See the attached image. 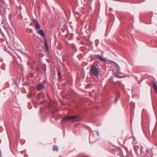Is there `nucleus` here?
<instances>
[{
  "label": "nucleus",
  "mask_w": 157,
  "mask_h": 157,
  "mask_svg": "<svg viewBox=\"0 0 157 157\" xmlns=\"http://www.w3.org/2000/svg\"><path fill=\"white\" fill-rule=\"evenodd\" d=\"M116 64L117 65V67H119L117 63H116Z\"/></svg>",
  "instance_id": "15"
},
{
  "label": "nucleus",
  "mask_w": 157,
  "mask_h": 157,
  "mask_svg": "<svg viewBox=\"0 0 157 157\" xmlns=\"http://www.w3.org/2000/svg\"><path fill=\"white\" fill-rule=\"evenodd\" d=\"M2 69H3V70H5V67H3H3H2Z\"/></svg>",
  "instance_id": "14"
},
{
  "label": "nucleus",
  "mask_w": 157,
  "mask_h": 157,
  "mask_svg": "<svg viewBox=\"0 0 157 157\" xmlns=\"http://www.w3.org/2000/svg\"><path fill=\"white\" fill-rule=\"evenodd\" d=\"M53 150L54 151H58V147L56 145H54L53 146Z\"/></svg>",
  "instance_id": "11"
},
{
  "label": "nucleus",
  "mask_w": 157,
  "mask_h": 157,
  "mask_svg": "<svg viewBox=\"0 0 157 157\" xmlns=\"http://www.w3.org/2000/svg\"><path fill=\"white\" fill-rule=\"evenodd\" d=\"M153 84L152 85V86L154 89V92L155 93H157V85L155 82H153Z\"/></svg>",
  "instance_id": "6"
},
{
  "label": "nucleus",
  "mask_w": 157,
  "mask_h": 157,
  "mask_svg": "<svg viewBox=\"0 0 157 157\" xmlns=\"http://www.w3.org/2000/svg\"><path fill=\"white\" fill-rule=\"evenodd\" d=\"M44 85L43 83L40 84L37 86V89L39 90H42L44 88Z\"/></svg>",
  "instance_id": "4"
},
{
  "label": "nucleus",
  "mask_w": 157,
  "mask_h": 157,
  "mask_svg": "<svg viewBox=\"0 0 157 157\" xmlns=\"http://www.w3.org/2000/svg\"><path fill=\"white\" fill-rule=\"evenodd\" d=\"M78 117L76 116H68L64 118L61 120V122L62 123L66 122L69 120H73L74 119L78 118Z\"/></svg>",
  "instance_id": "2"
},
{
  "label": "nucleus",
  "mask_w": 157,
  "mask_h": 157,
  "mask_svg": "<svg viewBox=\"0 0 157 157\" xmlns=\"http://www.w3.org/2000/svg\"><path fill=\"white\" fill-rule=\"evenodd\" d=\"M96 133L98 136H99V132L98 131L96 132Z\"/></svg>",
  "instance_id": "13"
},
{
  "label": "nucleus",
  "mask_w": 157,
  "mask_h": 157,
  "mask_svg": "<svg viewBox=\"0 0 157 157\" xmlns=\"http://www.w3.org/2000/svg\"><path fill=\"white\" fill-rule=\"evenodd\" d=\"M6 19L3 18L1 21V24L3 27H5L6 26Z\"/></svg>",
  "instance_id": "8"
},
{
  "label": "nucleus",
  "mask_w": 157,
  "mask_h": 157,
  "mask_svg": "<svg viewBox=\"0 0 157 157\" xmlns=\"http://www.w3.org/2000/svg\"><path fill=\"white\" fill-rule=\"evenodd\" d=\"M44 46L46 51H48L49 50V48L47 41L45 40L44 41Z\"/></svg>",
  "instance_id": "9"
},
{
  "label": "nucleus",
  "mask_w": 157,
  "mask_h": 157,
  "mask_svg": "<svg viewBox=\"0 0 157 157\" xmlns=\"http://www.w3.org/2000/svg\"><path fill=\"white\" fill-rule=\"evenodd\" d=\"M33 22L34 24L35 27L36 29H39L40 28V26L37 20L34 19L33 20Z\"/></svg>",
  "instance_id": "3"
},
{
  "label": "nucleus",
  "mask_w": 157,
  "mask_h": 157,
  "mask_svg": "<svg viewBox=\"0 0 157 157\" xmlns=\"http://www.w3.org/2000/svg\"><path fill=\"white\" fill-rule=\"evenodd\" d=\"M90 72L91 75L95 77L98 76L99 73L98 68L95 66H92L90 67Z\"/></svg>",
  "instance_id": "1"
},
{
  "label": "nucleus",
  "mask_w": 157,
  "mask_h": 157,
  "mask_svg": "<svg viewBox=\"0 0 157 157\" xmlns=\"http://www.w3.org/2000/svg\"><path fill=\"white\" fill-rule=\"evenodd\" d=\"M37 33L40 34L42 37H44L45 33L42 29H40L37 31Z\"/></svg>",
  "instance_id": "5"
},
{
  "label": "nucleus",
  "mask_w": 157,
  "mask_h": 157,
  "mask_svg": "<svg viewBox=\"0 0 157 157\" xmlns=\"http://www.w3.org/2000/svg\"><path fill=\"white\" fill-rule=\"evenodd\" d=\"M114 0V1H116V0Z\"/></svg>",
  "instance_id": "16"
},
{
  "label": "nucleus",
  "mask_w": 157,
  "mask_h": 157,
  "mask_svg": "<svg viewBox=\"0 0 157 157\" xmlns=\"http://www.w3.org/2000/svg\"><path fill=\"white\" fill-rule=\"evenodd\" d=\"M132 144H136L137 143L136 141L135 140H133L132 142Z\"/></svg>",
  "instance_id": "12"
},
{
  "label": "nucleus",
  "mask_w": 157,
  "mask_h": 157,
  "mask_svg": "<svg viewBox=\"0 0 157 157\" xmlns=\"http://www.w3.org/2000/svg\"><path fill=\"white\" fill-rule=\"evenodd\" d=\"M95 57L98 58L100 61H105V59L102 58L99 55H97L95 56Z\"/></svg>",
  "instance_id": "7"
},
{
  "label": "nucleus",
  "mask_w": 157,
  "mask_h": 157,
  "mask_svg": "<svg viewBox=\"0 0 157 157\" xmlns=\"http://www.w3.org/2000/svg\"><path fill=\"white\" fill-rule=\"evenodd\" d=\"M57 75L59 78H61V71L59 69L57 70Z\"/></svg>",
  "instance_id": "10"
}]
</instances>
